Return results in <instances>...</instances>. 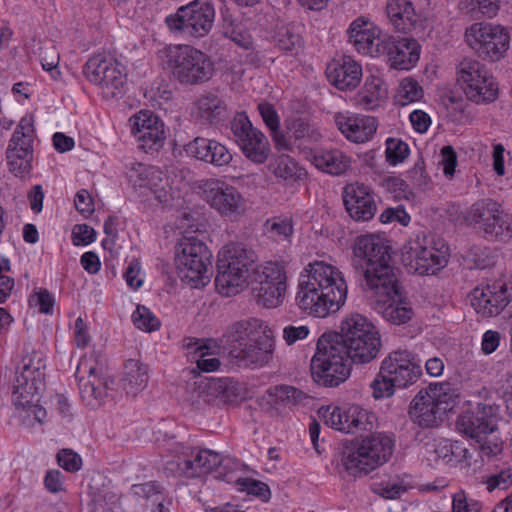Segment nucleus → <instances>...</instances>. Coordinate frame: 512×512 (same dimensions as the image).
I'll use <instances>...</instances> for the list:
<instances>
[{"label": "nucleus", "instance_id": "8fccbe9b", "mask_svg": "<svg viewBox=\"0 0 512 512\" xmlns=\"http://www.w3.org/2000/svg\"><path fill=\"white\" fill-rule=\"evenodd\" d=\"M252 291L258 304L266 308H275L284 300L286 285L253 283Z\"/></svg>", "mask_w": 512, "mask_h": 512}, {"label": "nucleus", "instance_id": "4468645a", "mask_svg": "<svg viewBox=\"0 0 512 512\" xmlns=\"http://www.w3.org/2000/svg\"><path fill=\"white\" fill-rule=\"evenodd\" d=\"M392 283H382L365 292L371 307L395 325L405 324L414 316L410 302L402 297L398 277Z\"/></svg>", "mask_w": 512, "mask_h": 512}, {"label": "nucleus", "instance_id": "c9c22d12", "mask_svg": "<svg viewBox=\"0 0 512 512\" xmlns=\"http://www.w3.org/2000/svg\"><path fill=\"white\" fill-rule=\"evenodd\" d=\"M287 130L286 139L291 149L284 152H293L294 148L307 147L321 140L322 134L315 123L304 117H292L285 121Z\"/></svg>", "mask_w": 512, "mask_h": 512}, {"label": "nucleus", "instance_id": "5fc2aeb1", "mask_svg": "<svg viewBox=\"0 0 512 512\" xmlns=\"http://www.w3.org/2000/svg\"><path fill=\"white\" fill-rule=\"evenodd\" d=\"M134 325L143 331L152 332L160 327V321L145 306L138 305L132 314Z\"/></svg>", "mask_w": 512, "mask_h": 512}, {"label": "nucleus", "instance_id": "052dcab7", "mask_svg": "<svg viewBox=\"0 0 512 512\" xmlns=\"http://www.w3.org/2000/svg\"><path fill=\"white\" fill-rule=\"evenodd\" d=\"M482 504L475 499L468 498L464 491L453 495L452 512H480Z\"/></svg>", "mask_w": 512, "mask_h": 512}, {"label": "nucleus", "instance_id": "393cba45", "mask_svg": "<svg viewBox=\"0 0 512 512\" xmlns=\"http://www.w3.org/2000/svg\"><path fill=\"white\" fill-rule=\"evenodd\" d=\"M131 134L144 152L157 151L166 138L164 123L152 111L141 110L129 119Z\"/></svg>", "mask_w": 512, "mask_h": 512}, {"label": "nucleus", "instance_id": "9b49d317", "mask_svg": "<svg viewBox=\"0 0 512 512\" xmlns=\"http://www.w3.org/2000/svg\"><path fill=\"white\" fill-rule=\"evenodd\" d=\"M212 0H194L180 6L174 14L166 17L170 31L192 38H203L212 30L215 22Z\"/></svg>", "mask_w": 512, "mask_h": 512}, {"label": "nucleus", "instance_id": "6e6d98bb", "mask_svg": "<svg viewBox=\"0 0 512 512\" xmlns=\"http://www.w3.org/2000/svg\"><path fill=\"white\" fill-rule=\"evenodd\" d=\"M408 144L400 139L388 138L386 140V160L391 165L403 162L409 155Z\"/></svg>", "mask_w": 512, "mask_h": 512}, {"label": "nucleus", "instance_id": "bf43d9fd", "mask_svg": "<svg viewBox=\"0 0 512 512\" xmlns=\"http://www.w3.org/2000/svg\"><path fill=\"white\" fill-rule=\"evenodd\" d=\"M189 349H194V352L200 354V358L197 359V367L204 372H212L216 371L220 366L219 359L215 357L205 358V351L207 348L204 345L199 344V342L190 340L187 345Z\"/></svg>", "mask_w": 512, "mask_h": 512}, {"label": "nucleus", "instance_id": "b1692460", "mask_svg": "<svg viewBox=\"0 0 512 512\" xmlns=\"http://www.w3.org/2000/svg\"><path fill=\"white\" fill-rule=\"evenodd\" d=\"M326 425L343 433L351 434L372 428L373 414L358 405L327 407L321 409Z\"/></svg>", "mask_w": 512, "mask_h": 512}, {"label": "nucleus", "instance_id": "20e7f679", "mask_svg": "<svg viewBox=\"0 0 512 512\" xmlns=\"http://www.w3.org/2000/svg\"><path fill=\"white\" fill-rule=\"evenodd\" d=\"M422 375L420 360L407 349L390 352L382 361L380 371L371 383L376 399L388 398L395 389L415 384Z\"/></svg>", "mask_w": 512, "mask_h": 512}, {"label": "nucleus", "instance_id": "774afa93", "mask_svg": "<svg viewBox=\"0 0 512 512\" xmlns=\"http://www.w3.org/2000/svg\"><path fill=\"white\" fill-rule=\"evenodd\" d=\"M446 176H453L457 165V155L452 146H444L441 149V162Z\"/></svg>", "mask_w": 512, "mask_h": 512}, {"label": "nucleus", "instance_id": "4c0bfd02", "mask_svg": "<svg viewBox=\"0 0 512 512\" xmlns=\"http://www.w3.org/2000/svg\"><path fill=\"white\" fill-rule=\"evenodd\" d=\"M231 381L228 378H206L194 383L191 401L197 409L202 404H209L219 397L229 396Z\"/></svg>", "mask_w": 512, "mask_h": 512}, {"label": "nucleus", "instance_id": "ea45409f", "mask_svg": "<svg viewBox=\"0 0 512 512\" xmlns=\"http://www.w3.org/2000/svg\"><path fill=\"white\" fill-rule=\"evenodd\" d=\"M311 163L324 173L339 176L351 167V158L340 149H320L312 154Z\"/></svg>", "mask_w": 512, "mask_h": 512}, {"label": "nucleus", "instance_id": "72a5a7b5", "mask_svg": "<svg viewBox=\"0 0 512 512\" xmlns=\"http://www.w3.org/2000/svg\"><path fill=\"white\" fill-rule=\"evenodd\" d=\"M185 151L195 159L215 167H224L233 159L231 152L222 143L204 137H196L190 141Z\"/></svg>", "mask_w": 512, "mask_h": 512}, {"label": "nucleus", "instance_id": "e433bc0d", "mask_svg": "<svg viewBox=\"0 0 512 512\" xmlns=\"http://www.w3.org/2000/svg\"><path fill=\"white\" fill-rule=\"evenodd\" d=\"M45 388V378L37 377L28 370H18L13 384L14 405H27L39 401Z\"/></svg>", "mask_w": 512, "mask_h": 512}, {"label": "nucleus", "instance_id": "a878e982", "mask_svg": "<svg viewBox=\"0 0 512 512\" xmlns=\"http://www.w3.org/2000/svg\"><path fill=\"white\" fill-rule=\"evenodd\" d=\"M499 407L491 403H479L475 410L462 413L456 422L457 430L481 442L483 436L492 434L497 429L496 416Z\"/></svg>", "mask_w": 512, "mask_h": 512}, {"label": "nucleus", "instance_id": "c03bdc74", "mask_svg": "<svg viewBox=\"0 0 512 512\" xmlns=\"http://www.w3.org/2000/svg\"><path fill=\"white\" fill-rule=\"evenodd\" d=\"M148 367L135 359L125 363V372L122 387L127 394L135 396L141 392L148 383Z\"/></svg>", "mask_w": 512, "mask_h": 512}, {"label": "nucleus", "instance_id": "f3484780", "mask_svg": "<svg viewBox=\"0 0 512 512\" xmlns=\"http://www.w3.org/2000/svg\"><path fill=\"white\" fill-rule=\"evenodd\" d=\"M468 46L479 56L491 61L500 60L509 48L510 37L502 26L478 22L465 31Z\"/></svg>", "mask_w": 512, "mask_h": 512}, {"label": "nucleus", "instance_id": "7c9ffc66", "mask_svg": "<svg viewBox=\"0 0 512 512\" xmlns=\"http://www.w3.org/2000/svg\"><path fill=\"white\" fill-rule=\"evenodd\" d=\"M335 124L341 133L355 143H364L375 134L378 123L373 116L340 112L334 116Z\"/></svg>", "mask_w": 512, "mask_h": 512}, {"label": "nucleus", "instance_id": "680f3d73", "mask_svg": "<svg viewBox=\"0 0 512 512\" xmlns=\"http://www.w3.org/2000/svg\"><path fill=\"white\" fill-rule=\"evenodd\" d=\"M131 493L138 498L151 500L153 504L163 500L162 493L159 486L154 482H146L142 484H135L131 487Z\"/></svg>", "mask_w": 512, "mask_h": 512}, {"label": "nucleus", "instance_id": "0e129e2a", "mask_svg": "<svg viewBox=\"0 0 512 512\" xmlns=\"http://www.w3.org/2000/svg\"><path fill=\"white\" fill-rule=\"evenodd\" d=\"M58 464L69 472H76L81 469V457L70 449H63L57 454Z\"/></svg>", "mask_w": 512, "mask_h": 512}, {"label": "nucleus", "instance_id": "37998d69", "mask_svg": "<svg viewBox=\"0 0 512 512\" xmlns=\"http://www.w3.org/2000/svg\"><path fill=\"white\" fill-rule=\"evenodd\" d=\"M301 27L295 23H280L276 26L274 41L278 48L293 56L302 47Z\"/></svg>", "mask_w": 512, "mask_h": 512}, {"label": "nucleus", "instance_id": "cd10ccee", "mask_svg": "<svg viewBox=\"0 0 512 512\" xmlns=\"http://www.w3.org/2000/svg\"><path fill=\"white\" fill-rule=\"evenodd\" d=\"M126 174L134 189H147L159 202H168V179L162 170L143 163H132L127 167Z\"/></svg>", "mask_w": 512, "mask_h": 512}, {"label": "nucleus", "instance_id": "9d476101", "mask_svg": "<svg viewBox=\"0 0 512 512\" xmlns=\"http://www.w3.org/2000/svg\"><path fill=\"white\" fill-rule=\"evenodd\" d=\"M168 66L173 77L183 85L203 84L210 80L214 73V64L210 57L189 45L170 49Z\"/></svg>", "mask_w": 512, "mask_h": 512}, {"label": "nucleus", "instance_id": "13d9d810", "mask_svg": "<svg viewBox=\"0 0 512 512\" xmlns=\"http://www.w3.org/2000/svg\"><path fill=\"white\" fill-rule=\"evenodd\" d=\"M275 402L283 405H296L305 398V394L292 386H279L275 388Z\"/></svg>", "mask_w": 512, "mask_h": 512}, {"label": "nucleus", "instance_id": "c756f323", "mask_svg": "<svg viewBox=\"0 0 512 512\" xmlns=\"http://www.w3.org/2000/svg\"><path fill=\"white\" fill-rule=\"evenodd\" d=\"M343 201L347 212L356 221H369L377 212L372 190L362 183L348 184L343 191Z\"/></svg>", "mask_w": 512, "mask_h": 512}, {"label": "nucleus", "instance_id": "a19ab883", "mask_svg": "<svg viewBox=\"0 0 512 512\" xmlns=\"http://www.w3.org/2000/svg\"><path fill=\"white\" fill-rule=\"evenodd\" d=\"M428 453L430 454V460H441L451 466H455L470 458L469 450L462 442L448 439L435 441V443L431 445V449L428 450Z\"/></svg>", "mask_w": 512, "mask_h": 512}, {"label": "nucleus", "instance_id": "3c124183", "mask_svg": "<svg viewBox=\"0 0 512 512\" xmlns=\"http://www.w3.org/2000/svg\"><path fill=\"white\" fill-rule=\"evenodd\" d=\"M264 233L276 242L290 241L293 234L292 220L283 217H273L264 223Z\"/></svg>", "mask_w": 512, "mask_h": 512}, {"label": "nucleus", "instance_id": "7ed1b4c3", "mask_svg": "<svg viewBox=\"0 0 512 512\" xmlns=\"http://www.w3.org/2000/svg\"><path fill=\"white\" fill-rule=\"evenodd\" d=\"M352 249V264L361 276L363 291L382 283L390 284L397 277L391 264V248L385 238L376 234L361 235L355 239Z\"/></svg>", "mask_w": 512, "mask_h": 512}, {"label": "nucleus", "instance_id": "f257e3e1", "mask_svg": "<svg viewBox=\"0 0 512 512\" xmlns=\"http://www.w3.org/2000/svg\"><path fill=\"white\" fill-rule=\"evenodd\" d=\"M347 284L338 267L325 261L309 263L300 275L296 304L315 317L337 312L345 303Z\"/></svg>", "mask_w": 512, "mask_h": 512}, {"label": "nucleus", "instance_id": "6ab92c4d", "mask_svg": "<svg viewBox=\"0 0 512 512\" xmlns=\"http://www.w3.org/2000/svg\"><path fill=\"white\" fill-rule=\"evenodd\" d=\"M35 129L31 117H24L14 130L7 149L8 169L16 177H24L32 170Z\"/></svg>", "mask_w": 512, "mask_h": 512}, {"label": "nucleus", "instance_id": "dca6fc26", "mask_svg": "<svg viewBox=\"0 0 512 512\" xmlns=\"http://www.w3.org/2000/svg\"><path fill=\"white\" fill-rule=\"evenodd\" d=\"M175 249V261L181 279L193 286L203 284V280L208 279L205 274L211 257L206 245L196 237H183Z\"/></svg>", "mask_w": 512, "mask_h": 512}, {"label": "nucleus", "instance_id": "aec40b11", "mask_svg": "<svg viewBox=\"0 0 512 512\" xmlns=\"http://www.w3.org/2000/svg\"><path fill=\"white\" fill-rule=\"evenodd\" d=\"M235 142L244 156L256 164H263L270 154V143L265 134L254 127L245 113H238L231 122Z\"/></svg>", "mask_w": 512, "mask_h": 512}, {"label": "nucleus", "instance_id": "2f4dec72", "mask_svg": "<svg viewBox=\"0 0 512 512\" xmlns=\"http://www.w3.org/2000/svg\"><path fill=\"white\" fill-rule=\"evenodd\" d=\"M328 81L342 91L355 89L362 78V66L351 56L334 58L326 67Z\"/></svg>", "mask_w": 512, "mask_h": 512}, {"label": "nucleus", "instance_id": "49530a36", "mask_svg": "<svg viewBox=\"0 0 512 512\" xmlns=\"http://www.w3.org/2000/svg\"><path fill=\"white\" fill-rule=\"evenodd\" d=\"M500 5L499 0H460L458 9L461 14L472 19L493 18L497 15Z\"/></svg>", "mask_w": 512, "mask_h": 512}, {"label": "nucleus", "instance_id": "473e14b6", "mask_svg": "<svg viewBox=\"0 0 512 512\" xmlns=\"http://www.w3.org/2000/svg\"><path fill=\"white\" fill-rule=\"evenodd\" d=\"M349 42L358 53L370 57L381 56L382 39L373 23L364 18L354 20L348 29Z\"/></svg>", "mask_w": 512, "mask_h": 512}, {"label": "nucleus", "instance_id": "a18cd8bd", "mask_svg": "<svg viewBox=\"0 0 512 512\" xmlns=\"http://www.w3.org/2000/svg\"><path fill=\"white\" fill-rule=\"evenodd\" d=\"M387 98V88L381 78L371 75L358 94V103L366 110H374Z\"/></svg>", "mask_w": 512, "mask_h": 512}, {"label": "nucleus", "instance_id": "69168bd1", "mask_svg": "<svg viewBox=\"0 0 512 512\" xmlns=\"http://www.w3.org/2000/svg\"><path fill=\"white\" fill-rule=\"evenodd\" d=\"M96 239L95 230L87 224L75 225L72 230V241L76 246L88 245Z\"/></svg>", "mask_w": 512, "mask_h": 512}, {"label": "nucleus", "instance_id": "f8f14e48", "mask_svg": "<svg viewBox=\"0 0 512 512\" xmlns=\"http://www.w3.org/2000/svg\"><path fill=\"white\" fill-rule=\"evenodd\" d=\"M198 188L205 202L224 218L238 221L249 210V202L244 195L225 181L205 179Z\"/></svg>", "mask_w": 512, "mask_h": 512}, {"label": "nucleus", "instance_id": "de8ad7c7", "mask_svg": "<svg viewBox=\"0 0 512 512\" xmlns=\"http://www.w3.org/2000/svg\"><path fill=\"white\" fill-rule=\"evenodd\" d=\"M286 272L279 262L268 261L253 270V283L286 285Z\"/></svg>", "mask_w": 512, "mask_h": 512}, {"label": "nucleus", "instance_id": "09e8293b", "mask_svg": "<svg viewBox=\"0 0 512 512\" xmlns=\"http://www.w3.org/2000/svg\"><path fill=\"white\" fill-rule=\"evenodd\" d=\"M269 168L277 179L285 182H295L303 175L302 168L287 154L275 157L270 163Z\"/></svg>", "mask_w": 512, "mask_h": 512}, {"label": "nucleus", "instance_id": "603ef678", "mask_svg": "<svg viewBox=\"0 0 512 512\" xmlns=\"http://www.w3.org/2000/svg\"><path fill=\"white\" fill-rule=\"evenodd\" d=\"M422 97V87L416 80L406 77L400 81L395 96L398 104L405 106L409 103L420 100Z\"/></svg>", "mask_w": 512, "mask_h": 512}, {"label": "nucleus", "instance_id": "79ce46f5", "mask_svg": "<svg viewBox=\"0 0 512 512\" xmlns=\"http://www.w3.org/2000/svg\"><path fill=\"white\" fill-rule=\"evenodd\" d=\"M259 114L270 130V135L276 150H290V142L286 139V135L280 130V117L275 107L268 102L258 104Z\"/></svg>", "mask_w": 512, "mask_h": 512}, {"label": "nucleus", "instance_id": "39448f33", "mask_svg": "<svg viewBox=\"0 0 512 512\" xmlns=\"http://www.w3.org/2000/svg\"><path fill=\"white\" fill-rule=\"evenodd\" d=\"M343 346L354 363H369L376 358L381 339L375 326L363 315L352 313L341 322L340 333L330 334Z\"/></svg>", "mask_w": 512, "mask_h": 512}, {"label": "nucleus", "instance_id": "ddd939ff", "mask_svg": "<svg viewBox=\"0 0 512 512\" xmlns=\"http://www.w3.org/2000/svg\"><path fill=\"white\" fill-rule=\"evenodd\" d=\"M84 74L90 82L100 87L103 98L119 99L125 93V67L111 56H92L85 64Z\"/></svg>", "mask_w": 512, "mask_h": 512}, {"label": "nucleus", "instance_id": "1a4fd4ad", "mask_svg": "<svg viewBox=\"0 0 512 512\" xmlns=\"http://www.w3.org/2000/svg\"><path fill=\"white\" fill-rule=\"evenodd\" d=\"M449 255V247L443 239L418 236L403 246L401 260L409 272L429 275L443 269Z\"/></svg>", "mask_w": 512, "mask_h": 512}, {"label": "nucleus", "instance_id": "4d7b16f0", "mask_svg": "<svg viewBox=\"0 0 512 512\" xmlns=\"http://www.w3.org/2000/svg\"><path fill=\"white\" fill-rule=\"evenodd\" d=\"M236 484L240 491L257 496L264 501H268L271 497L269 486L262 481L252 478H239L236 480Z\"/></svg>", "mask_w": 512, "mask_h": 512}, {"label": "nucleus", "instance_id": "412c9836", "mask_svg": "<svg viewBox=\"0 0 512 512\" xmlns=\"http://www.w3.org/2000/svg\"><path fill=\"white\" fill-rule=\"evenodd\" d=\"M75 376L79 381L82 400L93 408L99 406L108 389L103 364H100L94 355L85 356L79 361Z\"/></svg>", "mask_w": 512, "mask_h": 512}, {"label": "nucleus", "instance_id": "2eb2a0df", "mask_svg": "<svg viewBox=\"0 0 512 512\" xmlns=\"http://www.w3.org/2000/svg\"><path fill=\"white\" fill-rule=\"evenodd\" d=\"M458 83L466 97L477 104L494 101L498 85L484 64L472 58L463 59L458 66Z\"/></svg>", "mask_w": 512, "mask_h": 512}, {"label": "nucleus", "instance_id": "864d4df0", "mask_svg": "<svg viewBox=\"0 0 512 512\" xmlns=\"http://www.w3.org/2000/svg\"><path fill=\"white\" fill-rule=\"evenodd\" d=\"M45 359L44 355L40 351L34 349L26 350L22 357L21 365L18 370H28L35 374L37 377L45 378Z\"/></svg>", "mask_w": 512, "mask_h": 512}, {"label": "nucleus", "instance_id": "6e6552de", "mask_svg": "<svg viewBox=\"0 0 512 512\" xmlns=\"http://www.w3.org/2000/svg\"><path fill=\"white\" fill-rule=\"evenodd\" d=\"M350 361L343 346L330 334H323L318 339L316 353L311 359L312 377L320 385L338 386L350 375Z\"/></svg>", "mask_w": 512, "mask_h": 512}, {"label": "nucleus", "instance_id": "423d86ee", "mask_svg": "<svg viewBox=\"0 0 512 512\" xmlns=\"http://www.w3.org/2000/svg\"><path fill=\"white\" fill-rule=\"evenodd\" d=\"M254 262V252L243 245L225 246L218 255V274L215 279L217 291L225 297L240 293L246 286Z\"/></svg>", "mask_w": 512, "mask_h": 512}, {"label": "nucleus", "instance_id": "e2e57ef3", "mask_svg": "<svg viewBox=\"0 0 512 512\" xmlns=\"http://www.w3.org/2000/svg\"><path fill=\"white\" fill-rule=\"evenodd\" d=\"M109 507L120 508V497L113 491H104L94 498V512H108Z\"/></svg>", "mask_w": 512, "mask_h": 512}, {"label": "nucleus", "instance_id": "58836bf2", "mask_svg": "<svg viewBox=\"0 0 512 512\" xmlns=\"http://www.w3.org/2000/svg\"><path fill=\"white\" fill-rule=\"evenodd\" d=\"M385 12L390 24L399 32H410L418 21L410 0H387Z\"/></svg>", "mask_w": 512, "mask_h": 512}, {"label": "nucleus", "instance_id": "338daca9", "mask_svg": "<svg viewBox=\"0 0 512 512\" xmlns=\"http://www.w3.org/2000/svg\"><path fill=\"white\" fill-rule=\"evenodd\" d=\"M309 334V328L305 325H287L283 328V339L287 345H293L299 340L305 339Z\"/></svg>", "mask_w": 512, "mask_h": 512}, {"label": "nucleus", "instance_id": "f704fd0d", "mask_svg": "<svg viewBox=\"0 0 512 512\" xmlns=\"http://www.w3.org/2000/svg\"><path fill=\"white\" fill-rule=\"evenodd\" d=\"M227 114L225 102L213 93L201 95L191 107V118L202 126H213L222 121Z\"/></svg>", "mask_w": 512, "mask_h": 512}, {"label": "nucleus", "instance_id": "a211bd4d", "mask_svg": "<svg viewBox=\"0 0 512 512\" xmlns=\"http://www.w3.org/2000/svg\"><path fill=\"white\" fill-rule=\"evenodd\" d=\"M447 390L445 384L429 385L421 389L409 405L410 418L424 428L436 426L442 415L450 409Z\"/></svg>", "mask_w": 512, "mask_h": 512}, {"label": "nucleus", "instance_id": "4be33fe9", "mask_svg": "<svg viewBox=\"0 0 512 512\" xmlns=\"http://www.w3.org/2000/svg\"><path fill=\"white\" fill-rule=\"evenodd\" d=\"M469 219L480 225L486 236L500 241L512 238V228L501 211V206L491 199L474 203L469 212Z\"/></svg>", "mask_w": 512, "mask_h": 512}, {"label": "nucleus", "instance_id": "bb28decb", "mask_svg": "<svg viewBox=\"0 0 512 512\" xmlns=\"http://www.w3.org/2000/svg\"><path fill=\"white\" fill-rule=\"evenodd\" d=\"M222 463V456L209 449L190 448L176 461H171L167 469L179 476L196 477L211 472Z\"/></svg>", "mask_w": 512, "mask_h": 512}, {"label": "nucleus", "instance_id": "0eeeda50", "mask_svg": "<svg viewBox=\"0 0 512 512\" xmlns=\"http://www.w3.org/2000/svg\"><path fill=\"white\" fill-rule=\"evenodd\" d=\"M393 441L383 433L364 437L341 453V464L351 475L367 474L386 463L393 453Z\"/></svg>", "mask_w": 512, "mask_h": 512}, {"label": "nucleus", "instance_id": "5701e85b", "mask_svg": "<svg viewBox=\"0 0 512 512\" xmlns=\"http://www.w3.org/2000/svg\"><path fill=\"white\" fill-rule=\"evenodd\" d=\"M512 300V283L481 284L470 293L471 306L483 317L499 315Z\"/></svg>", "mask_w": 512, "mask_h": 512}, {"label": "nucleus", "instance_id": "f03ea898", "mask_svg": "<svg viewBox=\"0 0 512 512\" xmlns=\"http://www.w3.org/2000/svg\"><path fill=\"white\" fill-rule=\"evenodd\" d=\"M222 340L231 359L239 366L248 368L267 365L275 350L272 329L258 318L232 323L224 332Z\"/></svg>", "mask_w": 512, "mask_h": 512}, {"label": "nucleus", "instance_id": "c85d7f7f", "mask_svg": "<svg viewBox=\"0 0 512 512\" xmlns=\"http://www.w3.org/2000/svg\"><path fill=\"white\" fill-rule=\"evenodd\" d=\"M381 45V56L386 55L393 68L409 70L419 61L421 47L413 38L385 36Z\"/></svg>", "mask_w": 512, "mask_h": 512}]
</instances>
